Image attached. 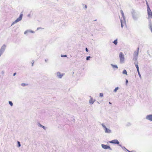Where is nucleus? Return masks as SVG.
<instances>
[{
	"label": "nucleus",
	"instance_id": "nucleus-6",
	"mask_svg": "<svg viewBox=\"0 0 152 152\" xmlns=\"http://www.w3.org/2000/svg\"><path fill=\"white\" fill-rule=\"evenodd\" d=\"M121 27L122 28H123L124 25L126 24V23L124 20L123 21L122 20H121Z\"/></svg>",
	"mask_w": 152,
	"mask_h": 152
},
{
	"label": "nucleus",
	"instance_id": "nucleus-24",
	"mask_svg": "<svg viewBox=\"0 0 152 152\" xmlns=\"http://www.w3.org/2000/svg\"><path fill=\"white\" fill-rule=\"evenodd\" d=\"M128 81L127 80H126V84H127L128 83Z\"/></svg>",
	"mask_w": 152,
	"mask_h": 152
},
{
	"label": "nucleus",
	"instance_id": "nucleus-29",
	"mask_svg": "<svg viewBox=\"0 0 152 152\" xmlns=\"http://www.w3.org/2000/svg\"><path fill=\"white\" fill-rule=\"evenodd\" d=\"M42 127L43 128H44V126H42Z\"/></svg>",
	"mask_w": 152,
	"mask_h": 152
},
{
	"label": "nucleus",
	"instance_id": "nucleus-13",
	"mask_svg": "<svg viewBox=\"0 0 152 152\" xmlns=\"http://www.w3.org/2000/svg\"><path fill=\"white\" fill-rule=\"evenodd\" d=\"M113 43L115 44V45H116L117 44V39L115 40L113 42Z\"/></svg>",
	"mask_w": 152,
	"mask_h": 152
},
{
	"label": "nucleus",
	"instance_id": "nucleus-8",
	"mask_svg": "<svg viewBox=\"0 0 152 152\" xmlns=\"http://www.w3.org/2000/svg\"><path fill=\"white\" fill-rule=\"evenodd\" d=\"M135 65L137 68V71L138 72V74L139 75H140V72H139V68L138 65L137 64H135Z\"/></svg>",
	"mask_w": 152,
	"mask_h": 152
},
{
	"label": "nucleus",
	"instance_id": "nucleus-31",
	"mask_svg": "<svg viewBox=\"0 0 152 152\" xmlns=\"http://www.w3.org/2000/svg\"><path fill=\"white\" fill-rule=\"evenodd\" d=\"M85 7H86V8H87V6H86H86H85Z\"/></svg>",
	"mask_w": 152,
	"mask_h": 152
},
{
	"label": "nucleus",
	"instance_id": "nucleus-14",
	"mask_svg": "<svg viewBox=\"0 0 152 152\" xmlns=\"http://www.w3.org/2000/svg\"><path fill=\"white\" fill-rule=\"evenodd\" d=\"M123 74H126V75H127V72H126V70H124L123 71Z\"/></svg>",
	"mask_w": 152,
	"mask_h": 152
},
{
	"label": "nucleus",
	"instance_id": "nucleus-26",
	"mask_svg": "<svg viewBox=\"0 0 152 152\" xmlns=\"http://www.w3.org/2000/svg\"><path fill=\"white\" fill-rule=\"evenodd\" d=\"M1 51H0V56L1 55Z\"/></svg>",
	"mask_w": 152,
	"mask_h": 152
},
{
	"label": "nucleus",
	"instance_id": "nucleus-4",
	"mask_svg": "<svg viewBox=\"0 0 152 152\" xmlns=\"http://www.w3.org/2000/svg\"><path fill=\"white\" fill-rule=\"evenodd\" d=\"M110 143H113L115 144H119V142L117 140H112L111 141H110L109 142Z\"/></svg>",
	"mask_w": 152,
	"mask_h": 152
},
{
	"label": "nucleus",
	"instance_id": "nucleus-21",
	"mask_svg": "<svg viewBox=\"0 0 152 152\" xmlns=\"http://www.w3.org/2000/svg\"><path fill=\"white\" fill-rule=\"evenodd\" d=\"M61 57H66L67 56L66 55H61Z\"/></svg>",
	"mask_w": 152,
	"mask_h": 152
},
{
	"label": "nucleus",
	"instance_id": "nucleus-2",
	"mask_svg": "<svg viewBox=\"0 0 152 152\" xmlns=\"http://www.w3.org/2000/svg\"><path fill=\"white\" fill-rule=\"evenodd\" d=\"M23 14H21L20 15L19 17L15 21V23H17L21 20L22 19Z\"/></svg>",
	"mask_w": 152,
	"mask_h": 152
},
{
	"label": "nucleus",
	"instance_id": "nucleus-19",
	"mask_svg": "<svg viewBox=\"0 0 152 152\" xmlns=\"http://www.w3.org/2000/svg\"><path fill=\"white\" fill-rule=\"evenodd\" d=\"M99 95L100 96L102 97L103 96V93H101Z\"/></svg>",
	"mask_w": 152,
	"mask_h": 152
},
{
	"label": "nucleus",
	"instance_id": "nucleus-15",
	"mask_svg": "<svg viewBox=\"0 0 152 152\" xmlns=\"http://www.w3.org/2000/svg\"><path fill=\"white\" fill-rule=\"evenodd\" d=\"M112 65L113 68H115L117 69L118 68V67H117V66L116 65Z\"/></svg>",
	"mask_w": 152,
	"mask_h": 152
},
{
	"label": "nucleus",
	"instance_id": "nucleus-28",
	"mask_svg": "<svg viewBox=\"0 0 152 152\" xmlns=\"http://www.w3.org/2000/svg\"><path fill=\"white\" fill-rule=\"evenodd\" d=\"M22 85L23 86H24L25 85V84H22Z\"/></svg>",
	"mask_w": 152,
	"mask_h": 152
},
{
	"label": "nucleus",
	"instance_id": "nucleus-17",
	"mask_svg": "<svg viewBox=\"0 0 152 152\" xmlns=\"http://www.w3.org/2000/svg\"><path fill=\"white\" fill-rule=\"evenodd\" d=\"M9 104L11 106H12L13 105V104L12 102L11 101H9Z\"/></svg>",
	"mask_w": 152,
	"mask_h": 152
},
{
	"label": "nucleus",
	"instance_id": "nucleus-1",
	"mask_svg": "<svg viewBox=\"0 0 152 152\" xmlns=\"http://www.w3.org/2000/svg\"><path fill=\"white\" fill-rule=\"evenodd\" d=\"M119 57L121 62H123L124 60V57L123 53L122 52L120 53Z\"/></svg>",
	"mask_w": 152,
	"mask_h": 152
},
{
	"label": "nucleus",
	"instance_id": "nucleus-22",
	"mask_svg": "<svg viewBox=\"0 0 152 152\" xmlns=\"http://www.w3.org/2000/svg\"><path fill=\"white\" fill-rule=\"evenodd\" d=\"M27 32H28V31H25L24 32V34H26L27 33Z\"/></svg>",
	"mask_w": 152,
	"mask_h": 152
},
{
	"label": "nucleus",
	"instance_id": "nucleus-23",
	"mask_svg": "<svg viewBox=\"0 0 152 152\" xmlns=\"http://www.w3.org/2000/svg\"><path fill=\"white\" fill-rule=\"evenodd\" d=\"M151 31L152 32V26H151Z\"/></svg>",
	"mask_w": 152,
	"mask_h": 152
},
{
	"label": "nucleus",
	"instance_id": "nucleus-3",
	"mask_svg": "<svg viewBox=\"0 0 152 152\" xmlns=\"http://www.w3.org/2000/svg\"><path fill=\"white\" fill-rule=\"evenodd\" d=\"M102 146L103 148L104 149H109L110 150H111L110 147L107 145H105L104 144H102Z\"/></svg>",
	"mask_w": 152,
	"mask_h": 152
},
{
	"label": "nucleus",
	"instance_id": "nucleus-33",
	"mask_svg": "<svg viewBox=\"0 0 152 152\" xmlns=\"http://www.w3.org/2000/svg\"><path fill=\"white\" fill-rule=\"evenodd\" d=\"M139 48H138V50H139Z\"/></svg>",
	"mask_w": 152,
	"mask_h": 152
},
{
	"label": "nucleus",
	"instance_id": "nucleus-16",
	"mask_svg": "<svg viewBox=\"0 0 152 152\" xmlns=\"http://www.w3.org/2000/svg\"><path fill=\"white\" fill-rule=\"evenodd\" d=\"M118 89V87L115 88L114 90V91L115 92H116L117 91Z\"/></svg>",
	"mask_w": 152,
	"mask_h": 152
},
{
	"label": "nucleus",
	"instance_id": "nucleus-27",
	"mask_svg": "<svg viewBox=\"0 0 152 152\" xmlns=\"http://www.w3.org/2000/svg\"><path fill=\"white\" fill-rule=\"evenodd\" d=\"M16 74V73H15L14 74H13V76H15Z\"/></svg>",
	"mask_w": 152,
	"mask_h": 152
},
{
	"label": "nucleus",
	"instance_id": "nucleus-12",
	"mask_svg": "<svg viewBox=\"0 0 152 152\" xmlns=\"http://www.w3.org/2000/svg\"><path fill=\"white\" fill-rule=\"evenodd\" d=\"M121 14H122V17L124 18V13L123 11L122 10H121Z\"/></svg>",
	"mask_w": 152,
	"mask_h": 152
},
{
	"label": "nucleus",
	"instance_id": "nucleus-10",
	"mask_svg": "<svg viewBox=\"0 0 152 152\" xmlns=\"http://www.w3.org/2000/svg\"><path fill=\"white\" fill-rule=\"evenodd\" d=\"M57 75L60 78H61L63 75L61 74L59 72L57 73Z\"/></svg>",
	"mask_w": 152,
	"mask_h": 152
},
{
	"label": "nucleus",
	"instance_id": "nucleus-30",
	"mask_svg": "<svg viewBox=\"0 0 152 152\" xmlns=\"http://www.w3.org/2000/svg\"><path fill=\"white\" fill-rule=\"evenodd\" d=\"M33 64H34V63H33L32 64V66H33Z\"/></svg>",
	"mask_w": 152,
	"mask_h": 152
},
{
	"label": "nucleus",
	"instance_id": "nucleus-18",
	"mask_svg": "<svg viewBox=\"0 0 152 152\" xmlns=\"http://www.w3.org/2000/svg\"><path fill=\"white\" fill-rule=\"evenodd\" d=\"M90 58V56H88L86 58V60H89V58Z\"/></svg>",
	"mask_w": 152,
	"mask_h": 152
},
{
	"label": "nucleus",
	"instance_id": "nucleus-11",
	"mask_svg": "<svg viewBox=\"0 0 152 152\" xmlns=\"http://www.w3.org/2000/svg\"><path fill=\"white\" fill-rule=\"evenodd\" d=\"M94 101L92 99H91L89 100V102L91 104H93L94 103Z\"/></svg>",
	"mask_w": 152,
	"mask_h": 152
},
{
	"label": "nucleus",
	"instance_id": "nucleus-25",
	"mask_svg": "<svg viewBox=\"0 0 152 152\" xmlns=\"http://www.w3.org/2000/svg\"><path fill=\"white\" fill-rule=\"evenodd\" d=\"M86 51H87H87H88V49H87V48H86Z\"/></svg>",
	"mask_w": 152,
	"mask_h": 152
},
{
	"label": "nucleus",
	"instance_id": "nucleus-5",
	"mask_svg": "<svg viewBox=\"0 0 152 152\" xmlns=\"http://www.w3.org/2000/svg\"><path fill=\"white\" fill-rule=\"evenodd\" d=\"M146 118L151 121H152V115H150L147 116L146 117Z\"/></svg>",
	"mask_w": 152,
	"mask_h": 152
},
{
	"label": "nucleus",
	"instance_id": "nucleus-9",
	"mask_svg": "<svg viewBox=\"0 0 152 152\" xmlns=\"http://www.w3.org/2000/svg\"><path fill=\"white\" fill-rule=\"evenodd\" d=\"M105 132H106L109 133L110 132V130L107 129L106 127H105Z\"/></svg>",
	"mask_w": 152,
	"mask_h": 152
},
{
	"label": "nucleus",
	"instance_id": "nucleus-7",
	"mask_svg": "<svg viewBox=\"0 0 152 152\" xmlns=\"http://www.w3.org/2000/svg\"><path fill=\"white\" fill-rule=\"evenodd\" d=\"M135 65L137 68V71L138 72V74L139 75H140V72H139V68L138 65L137 64H135Z\"/></svg>",
	"mask_w": 152,
	"mask_h": 152
},
{
	"label": "nucleus",
	"instance_id": "nucleus-32",
	"mask_svg": "<svg viewBox=\"0 0 152 152\" xmlns=\"http://www.w3.org/2000/svg\"><path fill=\"white\" fill-rule=\"evenodd\" d=\"M109 103L110 104H111V103L110 102H109Z\"/></svg>",
	"mask_w": 152,
	"mask_h": 152
},
{
	"label": "nucleus",
	"instance_id": "nucleus-20",
	"mask_svg": "<svg viewBox=\"0 0 152 152\" xmlns=\"http://www.w3.org/2000/svg\"><path fill=\"white\" fill-rule=\"evenodd\" d=\"M18 147H20V142H19V141H18Z\"/></svg>",
	"mask_w": 152,
	"mask_h": 152
}]
</instances>
